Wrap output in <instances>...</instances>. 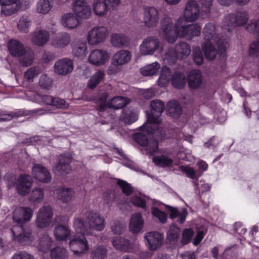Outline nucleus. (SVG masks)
Instances as JSON below:
<instances>
[{
    "instance_id": "aec40b11",
    "label": "nucleus",
    "mask_w": 259,
    "mask_h": 259,
    "mask_svg": "<svg viewBox=\"0 0 259 259\" xmlns=\"http://www.w3.org/2000/svg\"><path fill=\"white\" fill-rule=\"evenodd\" d=\"M171 20L169 18H164L161 21V29L163 35L168 42L172 44L177 38V33L173 30Z\"/></svg>"
},
{
    "instance_id": "20e7f679",
    "label": "nucleus",
    "mask_w": 259,
    "mask_h": 259,
    "mask_svg": "<svg viewBox=\"0 0 259 259\" xmlns=\"http://www.w3.org/2000/svg\"><path fill=\"white\" fill-rule=\"evenodd\" d=\"M182 17L179 18L175 23L176 32L180 37L188 36L192 37L200 35L201 27L197 23L186 24Z\"/></svg>"
},
{
    "instance_id": "b1692460",
    "label": "nucleus",
    "mask_w": 259,
    "mask_h": 259,
    "mask_svg": "<svg viewBox=\"0 0 259 259\" xmlns=\"http://www.w3.org/2000/svg\"><path fill=\"white\" fill-rule=\"evenodd\" d=\"M188 84L191 89L199 88L202 82V76L199 70H193L189 72L187 77Z\"/></svg>"
},
{
    "instance_id": "c9c22d12",
    "label": "nucleus",
    "mask_w": 259,
    "mask_h": 259,
    "mask_svg": "<svg viewBox=\"0 0 259 259\" xmlns=\"http://www.w3.org/2000/svg\"><path fill=\"white\" fill-rule=\"evenodd\" d=\"M24 52L25 53L23 55L19 57V63L21 66L28 67L33 62L34 52L30 49H26Z\"/></svg>"
},
{
    "instance_id": "bb28decb",
    "label": "nucleus",
    "mask_w": 259,
    "mask_h": 259,
    "mask_svg": "<svg viewBox=\"0 0 259 259\" xmlns=\"http://www.w3.org/2000/svg\"><path fill=\"white\" fill-rule=\"evenodd\" d=\"M144 225V220L140 213L134 214L130 220L129 229L133 233L139 232L142 229Z\"/></svg>"
},
{
    "instance_id": "f03ea898",
    "label": "nucleus",
    "mask_w": 259,
    "mask_h": 259,
    "mask_svg": "<svg viewBox=\"0 0 259 259\" xmlns=\"http://www.w3.org/2000/svg\"><path fill=\"white\" fill-rule=\"evenodd\" d=\"M150 113L146 112L148 122L141 128L148 134H155L158 131V124L161 122L160 116L164 109V103L159 100H154L150 102Z\"/></svg>"
},
{
    "instance_id": "a211bd4d",
    "label": "nucleus",
    "mask_w": 259,
    "mask_h": 259,
    "mask_svg": "<svg viewBox=\"0 0 259 259\" xmlns=\"http://www.w3.org/2000/svg\"><path fill=\"white\" fill-rule=\"evenodd\" d=\"M31 173L34 179L43 183H49L52 179L49 170L41 164L34 163Z\"/></svg>"
},
{
    "instance_id": "ddd939ff",
    "label": "nucleus",
    "mask_w": 259,
    "mask_h": 259,
    "mask_svg": "<svg viewBox=\"0 0 259 259\" xmlns=\"http://www.w3.org/2000/svg\"><path fill=\"white\" fill-rule=\"evenodd\" d=\"M199 6L195 0H189L186 4L184 11L185 21L187 22H193L197 21L199 17Z\"/></svg>"
},
{
    "instance_id": "13d9d810",
    "label": "nucleus",
    "mask_w": 259,
    "mask_h": 259,
    "mask_svg": "<svg viewBox=\"0 0 259 259\" xmlns=\"http://www.w3.org/2000/svg\"><path fill=\"white\" fill-rule=\"evenodd\" d=\"M153 161L158 166H169L172 164V160L165 156H154Z\"/></svg>"
},
{
    "instance_id": "9b49d317",
    "label": "nucleus",
    "mask_w": 259,
    "mask_h": 259,
    "mask_svg": "<svg viewBox=\"0 0 259 259\" xmlns=\"http://www.w3.org/2000/svg\"><path fill=\"white\" fill-rule=\"evenodd\" d=\"M33 211L29 207H18L13 211V221L17 225H22L29 222L32 217Z\"/></svg>"
},
{
    "instance_id": "c756f323",
    "label": "nucleus",
    "mask_w": 259,
    "mask_h": 259,
    "mask_svg": "<svg viewBox=\"0 0 259 259\" xmlns=\"http://www.w3.org/2000/svg\"><path fill=\"white\" fill-rule=\"evenodd\" d=\"M19 0H0V5L2 6H11L16 4L15 8L13 7L10 8L6 7L2 8L1 9V13L5 15H11L16 13L20 9V7L17 4Z\"/></svg>"
},
{
    "instance_id": "423d86ee",
    "label": "nucleus",
    "mask_w": 259,
    "mask_h": 259,
    "mask_svg": "<svg viewBox=\"0 0 259 259\" xmlns=\"http://www.w3.org/2000/svg\"><path fill=\"white\" fill-rule=\"evenodd\" d=\"M132 54L127 50H122L117 52L114 55L112 62L108 69L109 74H115L118 72L121 66L127 63L131 59Z\"/></svg>"
},
{
    "instance_id": "5701e85b",
    "label": "nucleus",
    "mask_w": 259,
    "mask_h": 259,
    "mask_svg": "<svg viewBox=\"0 0 259 259\" xmlns=\"http://www.w3.org/2000/svg\"><path fill=\"white\" fill-rule=\"evenodd\" d=\"M108 59V53L101 50H95L92 51L89 57V62L96 66L104 64Z\"/></svg>"
},
{
    "instance_id": "4468645a",
    "label": "nucleus",
    "mask_w": 259,
    "mask_h": 259,
    "mask_svg": "<svg viewBox=\"0 0 259 259\" xmlns=\"http://www.w3.org/2000/svg\"><path fill=\"white\" fill-rule=\"evenodd\" d=\"M72 157L69 153H64L60 155L58 158V162L56 165L53 168L55 172L59 175H67L71 171L70 163Z\"/></svg>"
},
{
    "instance_id": "2eb2a0df",
    "label": "nucleus",
    "mask_w": 259,
    "mask_h": 259,
    "mask_svg": "<svg viewBox=\"0 0 259 259\" xmlns=\"http://www.w3.org/2000/svg\"><path fill=\"white\" fill-rule=\"evenodd\" d=\"M159 21L157 10L152 7L145 8L143 14V23L146 27L153 28L156 26Z\"/></svg>"
},
{
    "instance_id": "3c124183",
    "label": "nucleus",
    "mask_w": 259,
    "mask_h": 259,
    "mask_svg": "<svg viewBox=\"0 0 259 259\" xmlns=\"http://www.w3.org/2000/svg\"><path fill=\"white\" fill-rule=\"evenodd\" d=\"M178 53L174 48H168L162 55L164 61L168 64H174L177 59Z\"/></svg>"
},
{
    "instance_id": "58836bf2",
    "label": "nucleus",
    "mask_w": 259,
    "mask_h": 259,
    "mask_svg": "<svg viewBox=\"0 0 259 259\" xmlns=\"http://www.w3.org/2000/svg\"><path fill=\"white\" fill-rule=\"evenodd\" d=\"M70 41V37L68 33L58 34L52 40V44L57 48H63L67 46Z\"/></svg>"
},
{
    "instance_id": "f704fd0d",
    "label": "nucleus",
    "mask_w": 259,
    "mask_h": 259,
    "mask_svg": "<svg viewBox=\"0 0 259 259\" xmlns=\"http://www.w3.org/2000/svg\"><path fill=\"white\" fill-rule=\"evenodd\" d=\"M73 54L78 57H82L85 55L87 44L85 42L75 40L71 44Z\"/></svg>"
},
{
    "instance_id": "69168bd1",
    "label": "nucleus",
    "mask_w": 259,
    "mask_h": 259,
    "mask_svg": "<svg viewBox=\"0 0 259 259\" xmlns=\"http://www.w3.org/2000/svg\"><path fill=\"white\" fill-rule=\"evenodd\" d=\"M30 25V21L28 18L23 17L19 21L18 28L21 32L27 33Z\"/></svg>"
},
{
    "instance_id": "393cba45",
    "label": "nucleus",
    "mask_w": 259,
    "mask_h": 259,
    "mask_svg": "<svg viewBox=\"0 0 259 259\" xmlns=\"http://www.w3.org/2000/svg\"><path fill=\"white\" fill-rule=\"evenodd\" d=\"M8 48L10 55L16 57L23 55L26 50L22 43L16 39L9 40Z\"/></svg>"
},
{
    "instance_id": "bf43d9fd",
    "label": "nucleus",
    "mask_w": 259,
    "mask_h": 259,
    "mask_svg": "<svg viewBox=\"0 0 259 259\" xmlns=\"http://www.w3.org/2000/svg\"><path fill=\"white\" fill-rule=\"evenodd\" d=\"M178 54H180L186 56H188L191 52V47L187 43L181 42L177 44L175 49Z\"/></svg>"
},
{
    "instance_id": "cd10ccee",
    "label": "nucleus",
    "mask_w": 259,
    "mask_h": 259,
    "mask_svg": "<svg viewBox=\"0 0 259 259\" xmlns=\"http://www.w3.org/2000/svg\"><path fill=\"white\" fill-rule=\"evenodd\" d=\"M49 34L46 30H39L33 33L31 37V42L37 46H42L49 40Z\"/></svg>"
},
{
    "instance_id": "4d7b16f0",
    "label": "nucleus",
    "mask_w": 259,
    "mask_h": 259,
    "mask_svg": "<svg viewBox=\"0 0 259 259\" xmlns=\"http://www.w3.org/2000/svg\"><path fill=\"white\" fill-rule=\"evenodd\" d=\"M107 249L103 246L100 245L95 248L92 252V259H104L106 256Z\"/></svg>"
},
{
    "instance_id": "4be33fe9",
    "label": "nucleus",
    "mask_w": 259,
    "mask_h": 259,
    "mask_svg": "<svg viewBox=\"0 0 259 259\" xmlns=\"http://www.w3.org/2000/svg\"><path fill=\"white\" fill-rule=\"evenodd\" d=\"M47 113V110L42 108L30 111L20 110L17 112H12L8 114L0 113V121L10 120L14 118H18L21 116H25L29 114L44 115Z\"/></svg>"
},
{
    "instance_id": "7c9ffc66",
    "label": "nucleus",
    "mask_w": 259,
    "mask_h": 259,
    "mask_svg": "<svg viewBox=\"0 0 259 259\" xmlns=\"http://www.w3.org/2000/svg\"><path fill=\"white\" fill-rule=\"evenodd\" d=\"M52 245V240L47 234L40 236L37 244L38 249L41 252H47L50 249Z\"/></svg>"
},
{
    "instance_id": "1a4fd4ad",
    "label": "nucleus",
    "mask_w": 259,
    "mask_h": 259,
    "mask_svg": "<svg viewBox=\"0 0 259 259\" xmlns=\"http://www.w3.org/2000/svg\"><path fill=\"white\" fill-rule=\"evenodd\" d=\"M69 242V246L74 254L80 255L89 249L88 241L85 237L87 234L78 233Z\"/></svg>"
},
{
    "instance_id": "8fccbe9b",
    "label": "nucleus",
    "mask_w": 259,
    "mask_h": 259,
    "mask_svg": "<svg viewBox=\"0 0 259 259\" xmlns=\"http://www.w3.org/2000/svg\"><path fill=\"white\" fill-rule=\"evenodd\" d=\"M50 255L52 259H66L68 257L67 250L59 246L53 248Z\"/></svg>"
},
{
    "instance_id": "680f3d73",
    "label": "nucleus",
    "mask_w": 259,
    "mask_h": 259,
    "mask_svg": "<svg viewBox=\"0 0 259 259\" xmlns=\"http://www.w3.org/2000/svg\"><path fill=\"white\" fill-rule=\"evenodd\" d=\"M246 30L250 33L256 34L259 39V19L251 20L246 26Z\"/></svg>"
},
{
    "instance_id": "37998d69",
    "label": "nucleus",
    "mask_w": 259,
    "mask_h": 259,
    "mask_svg": "<svg viewBox=\"0 0 259 259\" xmlns=\"http://www.w3.org/2000/svg\"><path fill=\"white\" fill-rule=\"evenodd\" d=\"M93 7L95 13L98 16H104L108 11L104 0H94Z\"/></svg>"
},
{
    "instance_id": "09e8293b",
    "label": "nucleus",
    "mask_w": 259,
    "mask_h": 259,
    "mask_svg": "<svg viewBox=\"0 0 259 259\" xmlns=\"http://www.w3.org/2000/svg\"><path fill=\"white\" fill-rule=\"evenodd\" d=\"M160 65L157 62L149 64L141 69V73L144 76H151L157 73Z\"/></svg>"
},
{
    "instance_id": "864d4df0",
    "label": "nucleus",
    "mask_w": 259,
    "mask_h": 259,
    "mask_svg": "<svg viewBox=\"0 0 259 259\" xmlns=\"http://www.w3.org/2000/svg\"><path fill=\"white\" fill-rule=\"evenodd\" d=\"M73 196V191L70 188H62L58 193L59 199L63 202L70 201Z\"/></svg>"
},
{
    "instance_id": "6e6552de",
    "label": "nucleus",
    "mask_w": 259,
    "mask_h": 259,
    "mask_svg": "<svg viewBox=\"0 0 259 259\" xmlns=\"http://www.w3.org/2000/svg\"><path fill=\"white\" fill-rule=\"evenodd\" d=\"M53 215V210L50 206H44L40 208L36 214L35 221L36 227L39 228H45L49 226L52 222Z\"/></svg>"
},
{
    "instance_id": "a19ab883",
    "label": "nucleus",
    "mask_w": 259,
    "mask_h": 259,
    "mask_svg": "<svg viewBox=\"0 0 259 259\" xmlns=\"http://www.w3.org/2000/svg\"><path fill=\"white\" fill-rule=\"evenodd\" d=\"M172 85L177 89H183L186 83L185 75L180 72H175L171 77Z\"/></svg>"
},
{
    "instance_id": "a878e982",
    "label": "nucleus",
    "mask_w": 259,
    "mask_h": 259,
    "mask_svg": "<svg viewBox=\"0 0 259 259\" xmlns=\"http://www.w3.org/2000/svg\"><path fill=\"white\" fill-rule=\"evenodd\" d=\"M109 97V94L106 92H102L99 93L95 101L96 110L100 115L108 109V105L107 100Z\"/></svg>"
},
{
    "instance_id": "f8f14e48",
    "label": "nucleus",
    "mask_w": 259,
    "mask_h": 259,
    "mask_svg": "<svg viewBox=\"0 0 259 259\" xmlns=\"http://www.w3.org/2000/svg\"><path fill=\"white\" fill-rule=\"evenodd\" d=\"M160 47V42L155 36H148L144 38L140 46V53L143 55H153Z\"/></svg>"
},
{
    "instance_id": "79ce46f5",
    "label": "nucleus",
    "mask_w": 259,
    "mask_h": 259,
    "mask_svg": "<svg viewBox=\"0 0 259 259\" xmlns=\"http://www.w3.org/2000/svg\"><path fill=\"white\" fill-rule=\"evenodd\" d=\"M105 75L104 71L102 70L97 71L89 79L88 87L91 89H94L104 80Z\"/></svg>"
},
{
    "instance_id": "49530a36",
    "label": "nucleus",
    "mask_w": 259,
    "mask_h": 259,
    "mask_svg": "<svg viewBox=\"0 0 259 259\" xmlns=\"http://www.w3.org/2000/svg\"><path fill=\"white\" fill-rule=\"evenodd\" d=\"M70 231L67 227L63 225H59L54 229V234L58 240L66 239L70 235Z\"/></svg>"
},
{
    "instance_id": "f3484780",
    "label": "nucleus",
    "mask_w": 259,
    "mask_h": 259,
    "mask_svg": "<svg viewBox=\"0 0 259 259\" xmlns=\"http://www.w3.org/2000/svg\"><path fill=\"white\" fill-rule=\"evenodd\" d=\"M72 9L78 18L88 19L91 14V10L88 3L84 0H76L72 4Z\"/></svg>"
},
{
    "instance_id": "4c0bfd02",
    "label": "nucleus",
    "mask_w": 259,
    "mask_h": 259,
    "mask_svg": "<svg viewBox=\"0 0 259 259\" xmlns=\"http://www.w3.org/2000/svg\"><path fill=\"white\" fill-rule=\"evenodd\" d=\"M167 110L168 114L173 118H179L182 113V109L176 101H171L167 103Z\"/></svg>"
},
{
    "instance_id": "72a5a7b5",
    "label": "nucleus",
    "mask_w": 259,
    "mask_h": 259,
    "mask_svg": "<svg viewBox=\"0 0 259 259\" xmlns=\"http://www.w3.org/2000/svg\"><path fill=\"white\" fill-rule=\"evenodd\" d=\"M180 234V229L175 225H172L167 233L166 241L167 243L175 245L177 243Z\"/></svg>"
},
{
    "instance_id": "052dcab7",
    "label": "nucleus",
    "mask_w": 259,
    "mask_h": 259,
    "mask_svg": "<svg viewBox=\"0 0 259 259\" xmlns=\"http://www.w3.org/2000/svg\"><path fill=\"white\" fill-rule=\"evenodd\" d=\"M182 171L185 173L187 176L190 178L197 180L198 178L201 175V174H198V172L196 171L194 169L191 167L185 166L182 165L180 167Z\"/></svg>"
},
{
    "instance_id": "6e6d98bb",
    "label": "nucleus",
    "mask_w": 259,
    "mask_h": 259,
    "mask_svg": "<svg viewBox=\"0 0 259 259\" xmlns=\"http://www.w3.org/2000/svg\"><path fill=\"white\" fill-rule=\"evenodd\" d=\"M44 196V190L37 187L35 188L30 194V201L34 203H39L43 200Z\"/></svg>"
},
{
    "instance_id": "39448f33",
    "label": "nucleus",
    "mask_w": 259,
    "mask_h": 259,
    "mask_svg": "<svg viewBox=\"0 0 259 259\" xmlns=\"http://www.w3.org/2000/svg\"><path fill=\"white\" fill-rule=\"evenodd\" d=\"M13 240L23 245L29 244L33 239L31 230L25 225H15L11 228Z\"/></svg>"
},
{
    "instance_id": "e2e57ef3",
    "label": "nucleus",
    "mask_w": 259,
    "mask_h": 259,
    "mask_svg": "<svg viewBox=\"0 0 259 259\" xmlns=\"http://www.w3.org/2000/svg\"><path fill=\"white\" fill-rule=\"evenodd\" d=\"M117 184L122 189V192L127 196L131 195L133 191V189L131 185L123 180H118Z\"/></svg>"
},
{
    "instance_id": "f257e3e1",
    "label": "nucleus",
    "mask_w": 259,
    "mask_h": 259,
    "mask_svg": "<svg viewBox=\"0 0 259 259\" xmlns=\"http://www.w3.org/2000/svg\"><path fill=\"white\" fill-rule=\"evenodd\" d=\"M85 222L82 218H75L73 222V227L76 233L92 234V230L101 231L105 227V220L104 217L93 210H89L82 214Z\"/></svg>"
},
{
    "instance_id": "6ab92c4d",
    "label": "nucleus",
    "mask_w": 259,
    "mask_h": 259,
    "mask_svg": "<svg viewBox=\"0 0 259 259\" xmlns=\"http://www.w3.org/2000/svg\"><path fill=\"white\" fill-rule=\"evenodd\" d=\"M146 245L151 251L157 250L162 244L163 237L158 232L153 231L147 233L145 236Z\"/></svg>"
},
{
    "instance_id": "ea45409f",
    "label": "nucleus",
    "mask_w": 259,
    "mask_h": 259,
    "mask_svg": "<svg viewBox=\"0 0 259 259\" xmlns=\"http://www.w3.org/2000/svg\"><path fill=\"white\" fill-rule=\"evenodd\" d=\"M113 245L118 250L122 251L127 252L130 249V243L128 240L117 237L112 240Z\"/></svg>"
},
{
    "instance_id": "412c9836",
    "label": "nucleus",
    "mask_w": 259,
    "mask_h": 259,
    "mask_svg": "<svg viewBox=\"0 0 259 259\" xmlns=\"http://www.w3.org/2000/svg\"><path fill=\"white\" fill-rule=\"evenodd\" d=\"M73 68L72 60L67 58L58 60L54 64V70L59 75H67L73 71Z\"/></svg>"
},
{
    "instance_id": "473e14b6",
    "label": "nucleus",
    "mask_w": 259,
    "mask_h": 259,
    "mask_svg": "<svg viewBox=\"0 0 259 259\" xmlns=\"http://www.w3.org/2000/svg\"><path fill=\"white\" fill-rule=\"evenodd\" d=\"M62 25L69 28H73L77 26L79 21L78 18L72 13H67L61 18Z\"/></svg>"
},
{
    "instance_id": "2f4dec72",
    "label": "nucleus",
    "mask_w": 259,
    "mask_h": 259,
    "mask_svg": "<svg viewBox=\"0 0 259 259\" xmlns=\"http://www.w3.org/2000/svg\"><path fill=\"white\" fill-rule=\"evenodd\" d=\"M216 43L213 42L204 41L202 45V49L207 60H213L217 54V51L214 47Z\"/></svg>"
},
{
    "instance_id": "a18cd8bd",
    "label": "nucleus",
    "mask_w": 259,
    "mask_h": 259,
    "mask_svg": "<svg viewBox=\"0 0 259 259\" xmlns=\"http://www.w3.org/2000/svg\"><path fill=\"white\" fill-rule=\"evenodd\" d=\"M128 38L123 34H114L111 36L112 44L116 47H122L128 43Z\"/></svg>"
},
{
    "instance_id": "9d476101",
    "label": "nucleus",
    "mask_w": 259,
    "mask_h": 259,
    "mask_svg": "<svg viewBox=\"0 0 259 259\" xmlns=\"http://www.w3.org/2000/svg\"><path fill=\"white\" fill-rule=\"evenodd\" d=\"M108 35V30L106 27H95L88 32V42L93 45H98L104 42Z\"/></svg>"
},
{
    "instance_id": "c85d7f7f",
    "label": "nucleus",
    "mask_w": 259,
    "mask_h": 259,
    "mask_svg": "<svg viewBox=\"0 0 259 259\" xmlns=\"http://www.w3.org/2000/svg\"><path fill=\"white\" fill-rule=\"evenodd\" d=\"M131 100L126 97L116 96L109 100L108 101V108L117 110L123 108L126 104L130 103Z\"/></svg>"
},
{
    "instance_id": "338daca9",
    "label": "nucleus",
    "mask_w": 259,
    "mask_h": 259,
    "mask_svg": "<svg viewBox=\"0 0 259 259\" xmlns=\"http://www.w3.org/2000/svg\"><path fill=\"white\" fill-rule=\"evenodd\" d=\"M249 54L253 58L259 56V39L253 41L250 45L249 49Z\"/></svg>"
},
{
    "instance_id": "dca6fc26",
    "label": "nucleus",
    "mask_w": 259,
    "mask_h": 259,
    "mask_svg": "<svg viewBox=\"0 0 259 259\" xmlns=\"http://www.w3.org/2000/svg\"><path fill=\"white\" fill-rule=\"evenodd\" d=\"M33 180L31 176L21 174L17 178L16 189L17 192L22 196L26 195L30 191Z\"/></svg>"
},
{
    "instance_id": "7ed1b4c3",
    "label": "nucleus",
    "mask_w": 259,
    "mask_h": 259,
    "mask_svg": "<svg viewBox=\"0 0 259 259\" xmlns=\"http://www.w3.org/2000/svg\"><path fill=\"white\" fill-rule=\"evenodd\" d=\"M205 42H213L216 43L218 49V52L223 54L229 47V41L227 39L222 38L217 33L215 26L212 23H208L203 28Z\"/></svg>"
},
{
    "instance_id": "603ef678",
    "label": "nucleus",
    "mask_w": 259,
    "mask_h": 259,
    "mask_svg": "<svg viewBox=\"0 0 259 259\" xmlns=\"http://www.w3.org/2000/svg\"><path fill=\"white\" fill-rule=\"evenodd\" d=\"M170 211L169 217L171 219H174L177 217H179L180 219L178 220L180 223L182 224L186 220V218L188 214L187 210L184 208L181 212H179L177 209L169 207Z\"/></svg>"
},
{
    "instance_id": "e433bc0d",
    "label": "nucleus",
    "mask_w": 259,
    "mask_h": 259,
    "mask_svg": "<svg viewBox=\"0 0 259 259\" xmlns=\"http://www.w3.org/2000/svg\"><path fill=\"white\" fill-rule=\"evenodd\" d=\"M29 98L30 100L33 102L52 106L54 97L50 95H42L37 93H34L31 94Z\"/></svg>"
},
{
    "instance_id": "0eeeda50",
    "label": "nucleus",
    "mask_w": 259,
    "mask_h": 259,
    "mask_svg": "<svg viewBox=\"0 0 259 259\" xmlns=\"http://www.w3.org/2000/svg\"><path fill=\"white\" fill-rule=\"evenodd\" d=\"M249 18L248 14L246 12H239L235 15H228L224 19L222 23V28L231 31L235 26H242L245 24Z\"/></svg>"
},
{
    "instance_id": "c03bdc74",
    "label": "nucleus",
    "mask_w": 259,
    "mask_h": 259,
    "mask_svg": "<svg viewBox=\"0 0 259 259\" xmlns=\"http://www.w3.org/2000/svg\"><path fill=\"white\" fill-rule=\"evenodd\" d=\"M53 0H39L36 6L38 13L47 14L53 7Z\"/></svg>"
},
{
    "instance_id": "de8ad7c7",
    "label": "nucleus",
    "mask_w": 259,
    "mask_h": 259,
    "mask_svg": "<svg viewBox=\"0 0 259 259\" xmlns=\"http://www.w3.org/2000/svg\"><path fill=\"white\" fill-rule=\"evenodd\" d=\"M171 74L170 69L166 66H163L158 80V85L162 87L167 83L170 80Z\"/></svg>"
},
{
    "instance_id": "0e129e2a",
    "label": "nucleus",
    "mask_w": 259,
    "mask_h": 259,
    "mask_svg": "<svg viewBox=\"0 0 259 259\" xmlns=\"http://www.w3.org/2000/svg\"><path fill=\"white\" fill-rule=\"evenodd\" d=\"M194 234V231L192 229H185L182 233V238L181 243L183 245H185L189 243Z\"/></svg>"
},
{
    "instance_id": "5fc2aeb1",
    "label": "nucleus",
    "mask_w": 259,
    "mask_h": 259,
    "mask_svg": "<svg viewBox=\"0 0 259 259\" xmlns=\"http://www.w3.org/2000/svg\"><path fill=\"white\" fill-rule=\"evenodd\" d=\"M121 118L122 121L125 123L131 124L137 120V116L133 111L129 109H124L122 113Z\"/></svg>"
},
{
    "instance_id": "774afa93",
    "label": "nucleus",
    "mask_w": 259,
    "mask_h": 259,
    "mask_svg": "<svg viewBox=\"0 0 259 259\" xmlns=\"http://www.w3.org/2000/svg\"><path fill=\"white\" fill-rule=\"evenodd\" d=\"M112 232L115 234H121L125 229V226L117 221H113L111 223Z\"/></svg>"
}]
</instances>
